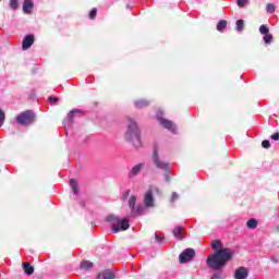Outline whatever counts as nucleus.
<instances>
[{
  "mask_svg": "<svg viewBox=\"0 0 279 279\" xmlns=\"http://www.w3.org/2000/svg\"><path fill=\"white\" fill-rule=\"evenodd\" d=\"M76 138V143H78V145H86V143H88V135H75Z\"/></svg>",
  "mask_w": 279,
  "mask_h": 279,
  "instance_id": "nucleus-23",
  "label": "nucleus"
},
{
  "mask_svg": "<svg viewBox=\"0 0 279 279\" xmlns=\"http://www.w3.org/2000/svg\"><path fill=\"white\" fill-rule=\"evenodd\" d=\"M259 33L262 34V36H264L263 40L265 45H271L274 40V35L269 33V26H267L266 24L260 25Z\"/></svg>",
  "mask_w": 279,
  "mask_h": 279,
  "instance_id": "nucleus-11",
  "label": "nucleus"
},
{
  "mask_svg": "<svg viewBox=\"0 0 279 279\" xmlns=\"http://www.w3.org/2000/svg\"><path fill=\"white\" fill-rule=\"evenodd\" d=\"M250 276V270L246 267H239L234 270V279H247Z\"/></svg>",
  "mask_w": 279,
  "mask_h": 279,
  "instance_id": "nucleus-14",
  "label": "nucleus"
},
{
  "mask_svg": "<svg viewBox=\"0 0 279 279\" xmlns=\"http://www.w3.org/2000/svg\"><path fill=\"white\" fill-rule=\"evenodd\" d=\"M156 119L159 125H161V128H163L165 130H168L172 134H178V126L175 125V123H173V121L165 118V112L162 110L160 109L157 110Z\"/></svg>",
  "mask_w": 279,
  "mask_h": 279,
  "instance_id": "nucleus-4",
  "label": "nucleus"
},
{
  "mask_svg": "<svg viewBox=\"0 0 279 279\" xmlns=\"http://www.w3.org/2000/svg\"><path fill=\"white\" fill-rule=\"evenodd\" d=\"M125 230H130V219L120 218V220H118V223L112 228V233L119 234V232H125Z\"/></svg>",
  "mask_w": 279,
  "mask_h": 279,
  "instance_id": "nucleus-10",
  "label": "nucleus"
},
{
  "mask_svg": "<svg viewBox=\"0 0 279 279\" xmlns=\"http://www.w3.org/2000/svg\"><path fill=\"white\" fill-rule=\"evenodd\" d=\"M126 125V132L124 134V138L128 143H132L136 148L143 146V142H141V128L138 126V122L136 120L129 118Z\"/></svg>",
  "mask_w": 279,
  "mask_h": 279,
  "instance_id": "nucleus-2",
  "label": "nucleus"
},
{
  "mask_svg": "<svg viewBox=\"0 0 279 279\" xmlns=\"http://www.w3.org/2000/svg\"><path fill=\"white\" fill-rule=\"evenodd\" d=\"M266 11L268 12V14H274V12H276V5H274V3H268L266 7Z\"/></svg>",
  "mask_w": 279,
  "mask_h": 279,
  "instance_id": "nucleus-30",
  "label": "nucleus"
},
{
  "mask_svg": "<svg viewBox=\"0 0 279 279\" xmlns=\"http://www.w3.org/2000/svg\"><path fill=\"white\" fill-rule=\"evenodd\" d=\"M10 8L12 10H19V0H10Z\"/></svg>",
  "mask_w": 279,
  "mask_h": 279,
  "instance_id": "nucleus-34",
  "label": "nucleus"
},
{
  "mask_svg": "<svg viewBox=\"0 0 279 279\" xmlns=\"http://www.w3.org/2000/svg\"><path fill=\"white\" fill-rule=\"evenodd\" d=\"M271 141H279V132H276L270 136Z\"/></svg>",
  "mask_w": 279,
  "mask_h": 279,
  "instance_id": "nucleus-39",
  "label": "nucleus"
},
{
  "mask_svg": "<svg viewBox=\"0 0 279 279\" xmlns=\"http://www.w3.org/2000/svg\"><path fill=\"white\" fill-rule=\"evenodd\" d=\"M98 279H114L117 276L114 272L110 269L104 270L100 274L97 275Z\"/></svg>",
  "mask_w": 279,
  "mask_h": 279,
  "instance_id": "nucleus-18",
  "label": "nucleus"
},
{
  "mask_svg": "<svg viewBox=\"0 0 279 279\" xmlns=\"http://www.w3.org/2000/svg\"><path fill=\"white\" fill-rule=\"evenodd\" d=\"M80 267L84 271H88L89 269H93L94 264L90 260H83V262H81Z\"/></svg>",
  "mask_w": 279,
  "mask_h": 279,
  "instance_id": "nucleus-22",
  "label": "nucleus"
},
{
  "mask_svg": "<svg viewBox=\"0 0 279 279\" xmlns=\"http://www.w3.org/2000/svg\"><path fill=\"white\" fill-rule=\"evenodd\" d=\"M151 160L156 169L163 171L165 182H167V184L171 183V163L160 158V154L158 153L157 147H155L153 150Z\"/></svg>",
  "mask_w": 279,
  "mask_h": 279,
  "instance_id": "nucleus-3",
  "label": "nucleus"
},
{
  "mask_svg": "<svg viewBox=\"0 0 279 279\" xmlns=\"http://www.w3.org/2000/svg\"><path fill=\"white\" fill-rule=\"evenodd\" d=\"M151 104V100H147L145 98H140L133 101L134 108L136 110H143V108H148V106Z\"/></svg>",
  "mask_w": 279,
  "mask_h": 279,
  "instance_id": "nucleus-15",
  "label": "nucleus"
},
{
  "mask_svg": "<svg viewBox=\"0 0 279 279\" xmlns=\"http://www.w3.org/2000/svg\"><path fill=\"white\" fill-rule=\"evenodd\" d=\"M34 34H27L23 40H22V49L23 51H27V49L32 48V45H34Z\"/></svg>",
  "mask_w": 279,
  "mask_h": 279,
  "instance_id": "nucleus-13",
  "label": "nucleus"
},
{
  "mask_svg": "<svg viewBox=\"0 0 279 279\" xmlns=\"http://www.w3.org/2000/svg\"><path fill=\"white\" fill-rule=\"evenodd\" d=\"M246 228H248V230H256V228H258V220L255 218L248 219L246 222Z\"/></svg>",
  "mask_w": 279,
  "mask_h": 279,
  "instance_id": "nucleus-20",
  "label": "nucleus"
},
{
  "mask_svg": "<svg viewBox=\"0 0 279 279\" xmlns=\"http://www.w3.org/2000/svg\"><path fill=\"white\" fill-rule=\"evenodd\" d=\"M80 206H81L82 208H84V207L86 206V203H85L84 201H81V202H80Z\"/></svg>",
  "mask_w": 279,
  "mask_h": 279,
  "instance_id": "nucleus-40",
  "label": "nucleus"
},
{
  "mask_svg": "<svg viewBox=\"0 0 279 279\" xmlns=\"http://www.w3.org/2000/svg\"><path fill=\"white\" fill-rule=\"evenodd\" d=\"M195 258V250L194 248H185L180 255H179V263L181 265H186V263H191Z\"/></svg>",
  "mask_w": 279,
  "mask_h": 279,
  "instance_id": "nucleus-9",
  "label": "nucleus"
},
{
  "mask_svg": "<svg viewBox=\"0 0 279 279\" xmlns=\"http://www.w3.org/2000/svg\"><path fill=\"white\" fill-rule=\"evenodd\" d=\"M33 10H34V1L33 0H24V2H23L24 14H32Z\"/></svg>",
  "mask_w": 279,
  "mask_h": 279,
  "instance_id": "nucleus-17",
  "label": "nucleus"
},
{
  "mask_svg": "<svg viewBox=\"0 0 279 279\" xmlns=\"http://www.w3.org/2000/svg\"><path fill=\"white\" fill-rule=\"evenodd\" d=\"M70 186H71L72 193H74V195H77L80 193V189L77 187V181L75 179L70 180Z\"/></svg>",
  "mask_w": 279,
  "mask_h": 279,
  "instance_id": "nucleus-24",
  "label": "nucleus"
},
{
  "mask_svg": "<svg viewBox=\"0 0 279 279\" xmlns=\"http://www.w3.org/2000/svg\"><path fill=\"white\" fill-rule=\"evenodd\" d=\"M89 19H90L92 21H95V19H97V9H96V8L92 9V10L89 11Z\"/></svg>",
  "mask_w": 279,
  "mask_h": 279,
  "instance_id": "nucleus-33",
  "label": "nucleus"
},
{
  "mask_svg": "<svg viewBox=\"0 0 279 279\" xmlns=\"http://www.w3.org/2000/svg\"><path fill=\"white\" fill-rule=\"evenodd\" d=\"M105 220L107 221V223H110L111 231H112V228H114L117 226V223H119L120 218H119V216L111 214V215L107 216Z\"/></svg>",
  "mask_w": 279,
  "mask_h": 279,
  "instance_id": "nucleus-19",
  "label": "nucleus"
},
{
  "mask_svg": "<svg viewBox=\"0 0 279 279\" xmlns=\"http://www.w3.org/2000/svg\"><path fill=\"white\" fill-rule=\"evenodd\" d=\"M136 207V196L135 195H132L130 198H129V208L134 209Z\"/></svg>",
  "mask_w": 279,
  "mask_h": 279,
  "instance_id": "nucleus-28",
  "label": "nucleus"
},
{
  "mask_svg": "<svg viewBox=\"0 0 279 279\" xmlns=\"http://www.w3.org/2000/svg\"><path fill=\"white\" fill-rule=\"evenodd\" d=\"M154 191L158 193L159 190L156 186L149 187L144 195V206L146 208H154V204L156 202V199L154 198Z\"/></svg>",
  "mask_w": 279,
  "mask_h": 279,
  "instance_id": "nucleus-8",
  "label": "nucleus"
},
{
  "mask_svg": "<svg viewBox=\"0 0 279 279\" xmlns=\"http://www.w3.org/2000/svg\"><path fill=\"white\" fill-rule=\"evenodd\" d=\"M238 8H247L250 5V0H236Z\"/></svg>",
  "mask_w": 279,
  "mask_h": 279,
  "instance_id": "nucleus-29",
  "label": "nucleus"
},
{
  "mask_svg": "<svg viewBox=\"0 0 279 279\" xmlns=\"http://www.w3.org/2000/svg\"><path fill=\"white\" fill-rule=\"evenodd\" d=\"M211 250L214 252L213 254H217V252H227L229 256H231V260L234 258V252H232V248L223 247V242H221V240H213Z\"/></svg>",
  "mask_w": 279,
  "mask_h": 279,
  "instance_id": "nucleus-7",
  "label": "nucleus"
},
{
  "mask_svg": "<svg viewBox=\"0 0 279 279\" xmlns=\"http://www.w3.org/2000/svg\"><path fill=\"white\" fill-rule=\"evenodd\" d=\"M5 123V112L0 108V128Z\"/></svg>",
  "mask_w": 279,
  "mask_h": 279,
  "instance_id": "nucleus-32",
  "label": "nucleus"
},
{
  "mask_svg": "<svg viewBox=\"0 0 279 279\" xmlns=\"http://www.w3.org/2000/svg\"><path fill=\"white\" fill-rule=\"evenodd\" d=\"M143 169H145V162H140L135 165L128 173L129 180H134V178H136L141 173V171H143Z\"/></svg>",
  "mask_w": 279,
  "mask_h": 279,
  "instance_id": "nucleus-12",
  "label": "nucleus"
},
{
  "mask_svg": "<svg viewBox=\"0 0 279 279\" xmlns=\"http://www.w3.org/2000/svg\"><path fill=\"white\" fill-rule=\"evenodd\" d=\"M184 233V228L177 227L173 229V236L178 239L179 241H182V234Z\"/></svg>",
  "mask_w": 279,
  "mask_h": 279,
  "instance_id": "nucleus-21",
  "label": "nucleus"
},
{
  "mask_svg": "<svg viewBox=\"0 0 279 279\" xmlns=\"http://www.w3.org/2000/svg\"><path fill=\"white\" fill-rule=\"evenodd\" d=\"M178 199H180V194L178 192H173L170 202L173 204V202H178Z\"/></svg>",
  "mask_w": 279,
  "mask_h": 279,
  "instance_id": "nucleus-36",
  "label": "nucleus"
},
{
  "mask_svg": "<svg viewBox=\"0 0 279 279\" xmlns=\"http://www.w3.org/2000/svg\"><path fill=\"white\" fill-rule=\"evenodd\" d=\"M235 29H236V32H239V33L243 32V31L245 29V21H243V20H238V21L235 22Z\"/></svg>",
  "mask_w": 279,
  "mask_h": 279,
  "instance_id": "nucleus-27",
  "label": "nucleus"
},
{
  "mask_svg": "<svg viewBox=\"0 0 279 279\" xmlns=\"http://www.w3.org/2000/svg\"><path fill=\"white\" fill-rule=\"evenodd\" d=\"M36 121V113L32 110H26L16 117L19 125H32Z\"/></svg>",
  "mask_w": 279,
  "mask_h": 279,
  "instance_id": "nucleus-5",
  "label": "nucleus"
},
{
  "mask_svg": "<svg viewBox=\"0 0 279 279\" xmlns=\"http://www.w3.org/2000/svg\"><path fill=\"white\" fill-rule=\"evenodd\" d=\"M130 197V190L122 193V202H125Z\"/></svg>",
  "mask_w": 279,
  "mask_h": 279,
  "instance_id": "nucleus-38",
  "label": "nucleus"
},
{
  "mask_svg": "<svg viewBox=\"0 0 279 279\" xmlns=\"http://www.w3.org/2000/svg\"><path fill=\"white\" fill-rule=\"evenodd\" d=\"M23 269L26 276H32L34 274V266L31 264H23Z\"/></svg>",
  "mask_w": 279,
  "mask_h": 279,
  "instance_id": "nucleus-25",
  "label": "nucleus"
},
{
  "mask_svg": "<svg viewBox=\"0 0 279 279\" xmlns=\"http://www.w3.org/2000/svg\"><path fill=\"white\" fill-rule=\"evenodd\" d=\"M262 147H263L264 149H269V147H271V142H269V140H264V141L262 142Z\"/></svg>",
  "mask_w": 279,
  "mask_h": 279,
  "instance_id": "nucleus-35",
  "label": "nucleus"
},
{
  "mask_svg": "<svg viewBox=\"0 0 279 279\" xmlns=\"http://www.w3.org/2000/svg\"><path fill=\"white\" fill-rule=\"evenodd\" d=\"M230 260H232V256L228 254L227 251L210 254L206 259L207 267L214 271L210 279H226L223 269H226Z\"/></svg>",
  "mask_w": 279,
  "mask_h": 279,
  "instance_id": "nucleus-1",
  "label": "nucleus"
},
{
  "mask_svg": "<svg viewBox=\"0 0 279 279\" xmlns=\"http://www.w3.org/2000/svg\"><path fill=\"white\" fill-rule=\"evenodd\" d=\"M272 263H278V258L276 256L271 257Z\"/></svg>",
  "mask_w": 279,
  "mask_h": 279,
  "instance_id": "nucleus-41",
  "label": "nucleus"
},
{
  "mask_svg": "<svg viewBox=\"0 0 279 279\" xmlns=\"http://www.w3.org/2000/svg\"><path fill=\"white\" fill-rule=\"evenodd\" d=\"M155 241L157 243H165V234L159 235L158 232L155 233Z\"/></svg>",
  "mask_w": 279,
  "mask_h": 279,
  "instance_id": "nucleus-31",
  "label": "nucleus"
},
{
  "mask_svg": "<svg viewBox=\"0 0 279 279\" xmlns=\"http://www.w3.org/2000/svg\"><path fill=\"white\" fill-rule=\"evenodd\" d=\"M77 114H82V110L80 109H72L69 113L65 120H63V128L65 130L66 136H69V130L73 129V123H75V117Z\"/></svg>",
  "mask_w": 279,
  "mask_h": 279,
  "instance_id": "nucleus-6",
  "label": "nucleus"
},
{
  "mask_svg": "<svg viewBox=\"0 0 279 279\" xmlns=\"http://www.w3.org/2000/svg\"><path fill=\"white\" fill-rule=\"evenodd\" d=\"M48 101H49V104H58V101H60V98H58V97H53V96H50V97H48Z\"/></svg>",
  "mask_w": 279,
  "mask_h": 279,
  "instance_id": "nucleus-37",
  "label": "nucleus"
},
{
  "mask_svg": "<svg viewBox=\"0 0 279 279\" xmlns=\"http://www.w3.org/2000/svg\"><path fill=\"white\" fill-rule=\"evenodd\" d=\"M145 213V206L137 205L135 208L131 209V217H143V214Z\"/></svg>",
  "mask_w": 279,
  "mask_h": 279,
  "instance_id": "nucleus-16",
  "label": "nucleus"
},
{
  "mask_svg": "<svg viewBox=\"0 0 279 279\" xmlns=\"http://www.w3.org/2000/svg\"><path fill=\"white\" fill-rule=\"evenodd\" d=\"M228 27V21L226 20H220L216 26L218 32H223Z\"/></svg>",
  "mask_w": 279,
  "mask_h": 279,
  "instance_id": "nucleus-26",
  "label": "nucleus"
}]
</instances>
